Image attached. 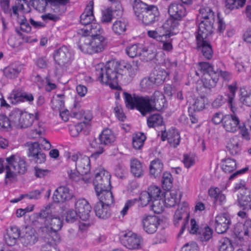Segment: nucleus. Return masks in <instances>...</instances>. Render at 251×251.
<instances>
[{"label": "nucleus", "mask_w": 251, "mask_h": 251, "mask_svg": "<svg viewBox=\"0 0 251 251\" xmlns=\"http://www.w3.org/2000/svg\"><path fill=\"white\" fill-rule=\"evenodd\" d=\"M22 89H14L8 96L9 102L16 105L22 102Z\"/></svg>", "instance_id": "42"}, {"label": "nucleus", "mask_w": 251, "mask_h": 251, "mask_svg": "<svg viewBox=\"0 0 251 251\" xmlns=\"http://www.w3.org/2000/svg\"><path fill=\"white\" fill-rule=\"evenodd\" d=\"M128 22L126 20L122 19L116 21L113 24L112 29L116 35H122L126 30Z\"/></svg>", "instance_id": "36"}, {"label": "nucleus", "mask_w": 251, "mask_h": 251, "mask_svg": "<svg viewBox=\"0 0 251 251\" xmlns=\"http://www.w3.org/2000/svg\"><path fill=\"white\" fill-rule=\"evenodd\" d=\"M196 41L198 50L201 51L205 58L210 59L213 51L208 38H196Z\"/></svg>", "instance_id": "18"}, {"label": "nucleus", "mask_w": 251, "mask_h": 251, "mask_svg": "<svg viewBox=\"0 0 251 251\" xmlns=\"http://www.w3.org/2000/svg\"><path fill=\"white\" fill-rule=\"evenodd\" d=\"M4 166L6 170L5 183L16 181L18 174H24L27 170L25 161L16 154L5 159L0 158V173L3 172Z\"/></svg>", "instance_id": "3"}, {"label": "nucleus", "mask_w": 251, "mask_h": 251, "mask_svg": "<svg viewBox=\"0 0 251 251\" xmlns=\"http://www.w3.org/2000/svg\"><path fill=\"white\" fill-rule=\"evenodd\" d=\"M22 65L12 64L4 68L3 73L4 75L10 79L18 77L23 69Z\"/></svg>", "instance_id": "30"}, {"label": "nucleus", "mask_w": 251, "mask_h": 251, "mask_svg": "<svg viewBox=\"0 0 251 251\" xmlns=\"http://www.w3.org/2000/svg\"><path fill=\"white\" fill-rule=\"evenodd\" d=\"M151 76L155 84L158 85L164 82L168 76V73L164 69H155L151 74Z\"/></svg>", "instance_id": "33"}, {"label": "nucleus", "mask_w": 251, "mask_h": 251, "mask_svg": "<svg viewBox=\"0 0 251 251\" xmlns=\"http://www.w3.org/2000/svg\"><path fill=\"white\" fill-rule=\"evenodd\" d=\"M90 146L92 148L95 149L94 152L90 156L92 158L96 159L104 151L103 144H101V142L98 143L96 138H94L90 143Z\"/></svg>", "instance_id": "40"}, {"label": "nucleus", "mask_w": 251, "mask_h": 251, "mask_svg": "<svg viewBox=\"0 0 251 251\" xmlns=\"http://www.w3.org/2000/svg\"><path fill=\"white\" fill-rule=\"evenodd\" d=\"M226 148L230 154H237L241 150L238 137L234 136L231 138L226 144Z\"/></svg>", "instance_id": "34"}, {"label": "nucleus", "mask_w": 251, "mask_h": 251, "mask_svg": "<svg viewBox=\"0 0 251 251\" xmlns=\"http://www.w3.org/2000/svg\"><path fill=\"white\" fill-rule=\"evenodd\" d=\"M132 7L135 16L146 25H151L159 20V10L154 5H148L140 0H134Z\"/></svg>", "instance_id": "4"}, {"label": "nucleus", "mask_w": 251, "mask_h": 251, "mask_svg": "<svg viewBox=\"0 0 251 251\" xmlns=\"http://www.w3.org/2000/svg\"><path fill=\"white\" fill-rule=\"evenodd\" d=\"M164 205L166 207H173L176 203V195L174 192H170L169 194L166 193L164 196L163 201Z\"/></svg>", "instance_id": "50"}, {"label": "nucleus", "mask_w": 251, "mask_h": 251, "mask_svg": "<svg viewBox=\"0 0 251 251\" xmlns=\"http://www.w3.org/2000/svg\"><path fill=\"white\" fill-rule=\"evenodd\" d=\"M42 151L40 145L38 142L31 143L28 148V156L32 158Z\"/></svg>", "instance_id": "58"}, {"label": "nucleus", "mask_w": 251, "mask_h": 251, "mask_svg": "<svg viewBox=\"0 0 251 251\" xmlns=\"http://www.w3.org/2000/svg\"><path fill=\"white\" fill-rule=\"evenodd\" d=\"M201 21L196 32V38H208L213 31L215 15L212 10L208 7L200 9Z\"/></svg>", "instance_id": "6"}, {"label": "nucleus", "mask_w": 251, "mask_h": 251, "mask_svg": "<svg viewBox=\"0 0 251 251\" xmlns=\"http://www.w3.org/2000/svg\"><path fill=\"white\" fill-rule=\"evenodd\" d=\"M173 178L170 173L166 172L163 173L162 183V187L165 190H169L172 186Z\"/></svg>", "instance_id": "52"}, {"label": "nucleus", "mask_w": 251, "mask_h": 251, "mask_svg": "<svg viewBox=\"0 0 251 251\" xmlns=\"http://www.w3.org/2000/svg\"><path fill=\"white\" fill-rule=\"evenodd\" d=\"M152 203L151 205V209L155 213L159 214L164 210V201L161 198L151 201Z\"/></svg>", "instance_id": "53"}, {"label": "nucleus", "mask_w": 251, "mask_h": 251, "mask_svg": "<svg viewBox=\"0 0 251 251\" xmlns=\"http://www.w3.org/2000/svg\"><path fill=\"white\" fill-rule=\"evenodd\" d=\"M116 137L112 131L108 128L102 130L99 135V140L103 145L111 144L115 140Z\"/></svg>", "instance_id": "32"}, {"label": "nucleus", "mask_w": 251, "mask_h": 251, "mask_svg": "<svg viewBox=\"0 0 251 251\" xmlns=\"http://www.w3.org/2000/svg\"><path fill=\"white\" fill-rule=\"evenodd\" d=\"M199 70L203 74V76L210 75H215L217 72L215 71L213 67L209 63L206 62H201L199 63Z\"/></svg>", "instance_id": "44"}, {"label": "nucleus", "mask_w": 251, "mask_h": 251, "mask_svg": "<svg viewBox=\"0 0 251 251\" xmlns=\"http://www.w3.org/2000/svg\"><path fill=\"white\" fill-rule=\"evenodd\" d=\"M251 229V220H247L243 226V229L239 231L237 228L234 230V234L236 238L240 241L247 240L249 237V233Z\"/></svg>", "instance_id": "29"}, {"label": "nucleus", "mask_w": 251, "mask_h": 251, "mask_svg": "<svg viewBox=\"0 0 251 251\" xmlns=\"http://www.w3.org/2000/svg\"><path fill=\"white\" fill-rule=\"evenodd\" d=\"M229 92L226 93L225 97L222 95H218L212 103V106L214 108H219L227 102L230 110L235 112L237 110L235 106V97L237 91V83L234 82V84L229 85L227 86Z\"/></svg>", "instance_id": "10"}, {"label": "nucleus", "mask_w": 251, "mask_h": 251, "mask_svg": "<svg viewBox=\"0 0 251 251\" xmlns=\"http://www.w3.org/2000/svg\"><path fill=\"white\" fill-rule=\"evenodd\" d=\"M189 213L186 211V207L178 208L175 212L174 216V224L176 226H178L179 221L184 219L183 225L180 230V233H182L188 224Z\"/></svg>", "instance_id": "20"}, {"label": "nucleus", "mask_w": 251, "mask_h": 251, "mask_svg": "<svg viewBox=\"0 0 251 251\" xmlns=\"http://www.w3.org/2000/svg\"><path fill=\"white\" fill-rule=\"evenodd\" d=\"M123 95L127 108L130 109L136 108L143 116L153 111L151 97L139 96L126 92L123 93Z\"/></svg>", "instance_id": "5"}, {"label": "nucleus", "mask_w": 251, "mask_h": 251, "mask_svg": "<svg viewBox=\"0 0 251 251\" xmlns=\"http://www.w3.org/2000/svg\"><path fill=\"white\" fill-rule=\"evenodd\" d=\"M111 205H107L100 202H97L94 206L96 215L99 218L106 219L111 215Z\"/></svg>", "instance_id": "25"}, {"label": "nucleus", "mask_w": 251, "mask_h": 251, "mask_svg": "<svg viewBox=\"0 0 251 251\" xmlns=\"http://www.w3.org/2000/svg\"><path fill=\"white\" fill-rule=\"evenodd\" d=\"M30 3L33 7L39 12H44L48 4L47 0H31Z\"/></svg>", "instance_id": "54"}, {"label": "nucleus", "mask_w": 251, "mask_h": 251, "mask_svg": "<svg viewBox=\"0 0 251 251\" xmlns=\"http://www.w3.org/2000/svg\"><path fill=\"white\" fill-rule=\"evenodd\" d=\"M75 209L79 218L82 221H87L90 217L91 207L85 199H79L75 202Z\"/></svg>", "instance_id": "17"}, {"label": "nucleus", "mask_w": 251, "mask_h": 251, "mask_svg": "<svg viewBox=\"0 0 251 251\" xmlns=\"http://www.w3.org/2000/svg\"><path fill=\"white\" fill-rule=\"evenodd\" d=\"M232 113V114L225 115L223 127L226 131L232 133L239 129L242 136L245 139L249 140L250 134L245 124L244 123L240 125L239 118L235 114V112Z\"/></svg>", "instance_id": "9"}, {"label": "nucleus", "mask_w": 251, "mask_h": 251, "mask_svg": "<svg viewBox=\"0 0 251 251\" xmlns=\"http://www.w3.org/2000/svg\"><path fill=\"white\" fill-rule=\"evenodd\" d=\"M34 116L33 114H30L26 112H24L20 119V122L18 127L21 128H26L32 125Z\"/></svg>", "instance_id": "43"}, {"label": "nucleus", "mask_w": 251, "mask_h": 251, "mask_svg": "<svg viewBox=\"0 0 251 251\" xmlns=\"http://www.w3.org/2000/svg\"><path fill=\"white\" fill-rule=\"evenodd\" d=\"M93 6L94 2L90 1L85 8L84 12L80 15V22L84 25V27L78 30L77 33L79 34L80 30L83 29L91 28V30H95L100 29V25L96 23H93L94 20V16L93 14Z\"/></svg>", "instance_id": "11"}, {"label": "nucleus", "mask_w": 251, "mask_h": 251, "mask_svg": "<svg viewBox=\"0 0 251 251\" xmlns=\"http://www.w3.org/2000/svg\"><path fill=\"white\" fill-rule=\"evenodd\" d=\"M53 58L55 62L63 69H66L70 64L72 58V54L69 49L63 46L54 50Z\"/></svg>", "instance_id": "13"}, {"label": "nucleus", "mask_w": 251, "mask_h": 251, "mask_svg": "<svg viewBox=\"0 0 251 251\" xmlns=\"http://www.w3.org/2000/svg\"><path fill=\"white\" fill-rule=\"evenodd\" d=\"M165 31H166V29L163 27L162 25L157 30H149L148 31V35L151 38L155 39L157 41H160L162 38H164Z\"/></svg>", "instance_id": "49"}, {"label": "nucleus", "mask_w": 251, "mask_h": 251, "mask_svg": "<svg viewBox=\"0 0 251 251\" xmlns=\"http://www.w3.org/2000/svg\"><path fill=\"white\" fill-rule=\"evenodd\" d=\"M83 124L80 123L70 128V134L72 137H77L83 129Z\"/></svg>", "instance_id": "62"}, {"label": "nucleus", "mask_w": 251, "mask_h": 251, "mask_svg": "<svg viewBox=\"0 0 251 251\" xmlns=\"http://www.w3.org/2000/svg\"><path fill=\"white\" fill-rule=\"evenodd\" d=\"M148 193L150 194V197L151 201L158 199L161 198V190L160 189L156 186H150L148 188Z\"/></svg>", "instance_id": "57"}, {"label": "nucleus", "mask_w": 251, "mask_h": 251, "mask_svg": "<svg viewBox=\"0 0 251 251\" xmlns=\"http://www.w3.org/2000/svg\"><path fill=\"white\" fill-rule=\"evenodd\" d=\"M111 176L109 173L104 170L100 171L96 174L93 180L96 193L100 192L105 189H111Z\"/></svg>", "instance_id": "12"}, {"label": "nucleus", "mask_w": 251, "mask_h": 251, "mask_svg": "<svg viewBox=\"0 0 251 251\" xmlns=\"http://www.w3.org/2000/svg\"><path fill=\"white\" fill-rule=\"evenodd\" d=\"M81 36L77 42L78 49L83 52L94 54L102 51L107 45V40L101 34V28L91 30V28L80 30Z\"/></svg>", "instance_id": "1"}, {"label": "nucleus", "mask_w": 251, "mask_h": 251, "mask_svg": "<svg viewBox=\"0 0 251 251\" xmlns=\"http://www.w3.org/2000/svg\"><path fill=\"white\" fill-rule=\"evenodd\" d=\"M146 139V137L143 133L135 134L132 138L133 147L136 150L140 149L143 146Z\"/></svg>", "instance_id": "45"}, {"label": "nucleus", "mask_w": 251, "mask_h": 251, "mask_svg": "<svg viewBox=\"0 0 251 251\" xmlns=\"http://www.w3.org/2000/svg\"><path fill=\"white\" fill-rule=\"evenodd\" d=\"M163 164L159 159L153 160L150 165V175L156 178L159 176L163 171Z\"/></svg>", "instance_id": "35"}, {"label": "nucleus", "mask_w": 251, "mask_h": 251, "mask_svg": "<svg viewBox=\"0 0 251 251\" xmlns=\"http://www.w3.org/2000/svg\"><path fill=\"white\" fill-rule=\"evenodd\" d=\"M55 13L62 15L66 10V5L68 0H47Z\"/></svg>", "instance_id": "28"}, {"label": "nucleus", "mask_w": 251, "mask_h": 251, "mask_svg": "<svg viewBox=\"0 0 251 251\" xmlns=\"http://www.w3.org/2000/svg\"><path fill=\"white\" fill-rule=\"evenodd\" d=\"M161 138L163 141L167 140L169 144L173 148H176L180 144L179 133L175 129L170 130L168 132L162 131Z\"/></svg>", "instance_id": "22"}, {"label": "nucleus", "mask_w": 251, "mask_h": 251, "mask_svg": "<svg viewBox=\"0 0 251 251\" xmlns=\"http://www.w3.org/2000/svg\"><path fill=\"white\" fill-rule=\"evenodd\" d=\"M74 195L66 186H60L54 192L52 199L54 202L63 203L71 200Z\"/></svg>", "instance_id": "19"}, {"label": "nucleus", "mask_w": 251, "mask_h": 251, "mask_svg": "<svg viewBox=\"0 0 251 251\" xmlns=\"http://www.w3.org/2000/svg\"><path fill=\"white\" fill-rule=\"evenodd\" d=\"M62 220L57 217H50L45 221L44 227L42 228V236L49 240L52 239V241L58 242L60 240V236L57 231L62 226Z\"/></svg>", "instance_id": "8"}, {"label": "nucleus", "mask_w": 251, "mask_h": 251, "mask_svg": "<svg viewBox=\"0 0 251 251\" xmlns=\"http://www.w3.org/2000/svg\"><path fill=\"white\" fill-rule=\"evenodd\" d=\"M225 6L227 9L232 10L242 7L246 0H225Z\"/></svg>", "instance_id": "55"}, {"label": "nucleus", "mask_w": 251, "mask_h": 251, "mask_svg": "<svg viewBox=\"0 0 251 251\" xmlns=\"http://www.w3.org/2000/svg\"><path fill=\"white\" fill-rule=\"evenodd\" d=\"M168 12L170 18L163 25V27L167 30H175L179 25V22L186 15V10L183 4L173 2L168 6Z\"/></svg>", "instance_id": "7"}, {"label": "nucleus", "mask_w": 251, "mask_h": 251, "mask_svg": "<svg viewBox=\"0 0 251 251\" xmlns=\"http://www.w3.org/2000/svg\"><path fill=\"white\" fill-rule=\"evenodd\" d=\"M151 105L153 106V110L160 111L164 107L165 102V95L159 91H155L151 96Z\"/></svg>", "instance_id": "26"}, {"label": "nucleus", "mask_w": 251, "mask_h": 251, "mask_svg": "<svg viewBox=\"0 0 251 251\" xmlns=\"http://www.w3.org/2000/svg\"><path fill=\"white\" fill-rule=\"evenodd\" d=\"M143 50L142 45L140 44H133L127 46L126 49V53L131 58H134L138 55H141Z\"/></svg>", "instance_id": "39"}, {"label": "nucleus", "mask_w": 251, "mask_h": 251, "mask_svg": "<svg viewBox=\"0 0 251 251\" xmlns=\"http://www.w3.org/2000/svg\"><path fill=\"white\" fill-rule=\"evenodd\" d=\"M213 231L208 226H206L204 228L198 232L200 240L202 242L209 240L212 237Z\"/></svg>", "instance_id": "51"}, {"label": "nucleus", "mask_w": 251, "mask_h": 251, "mask_svg": "<svg viewBox=\"0 0 251 251\" xmlns=\"http://www.w3.org/2000/svg\"><path fill=\"white\" fill-rule=\"evenodd\" d=\"M218 80L217 75H206L205 76H202V78L203 86L208 89L214 87Z\"/></svg>", "instance_id": "46"}, {"label": "nucleus", "mask_w": 251, "mask_h": 251, "mask_svg": "<svg viewBox=\"0 0 251 251\" xmlns=\"http://www.w3.org/2000/svg\"><path fill=\"white\" fill-rule=\"evenodd\" d=\"M21 241L25 246H28L34 244L37 241L35 233V230L32 228L27 229L24 235L21 237Z\"/></svg>", "instance_id": "31"}, {"label": "nucleus", "mask_w": 251, "mask_h": 251, "mask_svg": "<svg viewBox=\"0 0 251 251\" xmlns=\"http://www.w3.org/2000/svg\"><path fill=\"white\" fill-rule=\"evenodd\" d=\"M173 30H167L166 29L165 31L164 38H162L160 42L163 43L162 49L164 50L167 51H171L173 50V45L172 43V39L171 37L175 33L172 32Z\"/></svg>", "instance_id": "37"}, {"label": "nucleus", "mask_w": 251, "mask_h": 251, "mask_svg": "<svg viewBox=\"0 0 251 251\" xmlns=\"http://www.w3.org/2000/svg\"><path fill=\"white\" fill-rule=\"evenodd\" d=\"M240 101L244 105L250 106L251 104V98L250 93H248L246 88L242 87L240 89Z\"/></svg>", "instance_id": "56"}, {"label": "nucleus", "mask_w": 251, "mask_h": 251, "mask_svg": "<svg viewBox=\"0 0 251 251\" xmlns=\"http://www.w3.org/2000/svg\"><path fill=\"white\" fill-rule=\"evenodd\" d=\"M111 189H105L101 190L100 192L96 193L99 201L103 204L107 205H113L114 202V196Z\"/></svg>", "instance_id": "27"}, {"label": "nucleus", "mask_w": 251, "mask_h": 251, "mask_svg": "<svg viewBox=\"0 0 251 251\" xmlns=\"http://www.w3.org/2000/svg\"><path fill=\"white\" fill-rule=\"evenodd\" d=\"M142 239L141 236L132 232H128L124 235L122 242L126 248L136 250L141 248Z\"/></svg>", "instance_id": "15"}, {"label": "nucleus", "mask_w": 251, "mask_h": 251, "mask_svg": "<svg viewBox=\"0 0 251 251\" xmlns=\"http://www.w3.org/2000/svg\"><path fill=\"white\" fill-rule=\"evenodd\" d=\"M163 124V118L158 113L151 115L147 119V125L150 128L159 126Z\"/></svg>", "instance_id": "38"}, {"label": "nucleus", "mask_w": 251, "mask_h": 251, "mask_svg": "<svg viewBox=\"0 0 251 251\" xmlns=\"http://www.w3.org/2000/svg\"><path fill=\"white\" fill-rule=\"evenodd\" d=\"M205 98L201 97L198 98L193 104V110L195 111H201L205 108Z\"/></svg>", "instance_id": "60"}, {"label": "nucleus", "mask_w": 251, "mask_h": 251, "mask_svg": "<svg viewBox=\"0 0 251 251\" xmlns=\"http://www.w3.org/2000/svg\"><path fill=\"white\" fill-rule=\"evenodd\" d=\"M142 224L144 230L149 234H152L158 228L159 219L155 216H147L143 218Z\"/></svg>", "instance_id": "21"}, {"label": "nucleus", "mask_w": 251, "mask_h": 251, "mask_svg": "<svg viewBox=\"0 0 251 251\" xmlns=\"http://www.w3.org/2000/svg\"><path fill=\"white\" fill-rule=\"evenodd\" d=\"M98 65L96 67V75L98 80L102 83L109 85L112 89L119 90L121 87L118 85L120 77L122 74L119 72V69H121L120 63L114 60L108 61L105 65Z\"/></svg>", "instance_id": "2"}, {"label": "nucleus", "mask_w": 251, "mask_h": 251, "mask_svg": "<svg viewBox=\"0 0 251 251\" xmlns=\"http://www.w3.org/2000/svg\"><path fill=\"white\" fill-rule=\"evenodd\" d=\"M23 112L19 109L13 110L10 112L9 116L10 124H13L15 126L18 127Z\"/></svg>", "instance_id": "47"}, {"label": "nucleus", "mask_w": 251, "mask_h": 251, "mask_svg": "<svg viewBox=\"0 0 251 251\" xmlns=\"http://www.w3.org/2000/svg\"><path fill=\"white\" fill-rule=\"evenodd\" d=\"M154 84L155 83L153 81L152 78H151V75L148 78H144L140 82V86L141 88L145 90L150 89Z\"/></svg>", "instance_id": "63"}, {"label": "nucleus", "mask_w": 251, "mask_h": 251, "mask_svg": "<svg viewBox=\"0 0 251 251\" xmlns=\"http://www.w3.org/2000/svg\"><path fill=\"white\" fill-rule=\"evenodd\" d=\"M251 189L246 188L242 189L239 195L238 196V202L240 207L244 210L249 211L251 209Z\"/></svg>", "instance_id": "23"}, {"label": "nucleus", "mask_w": 251, "mask_h": 251, "mask_svg": "<svg viewBox=\"0 0 251 251\" xmlns=\"http://www.w3.org/2000/svg\"><path fill=\"white\" fill-rule=\"evenodd\" d=\"M130 172L135 177L140 178L144 175L145 168L138 159L133 158L130 161Z\"/></svg>", "instance_id": "24"}, {"label": "nucleus", "mask_w": 251, "mask_h": 251, "mask_svg": "<svg viewBox=\"0 0 251 251\" xmlns=\"http://www.w3.org/2000/svg\"><path fill=\"white\" fill-rule=\"evenodd\" d=\"M141 55L144 57L146 61L152 60L156 56V52L151 48H143Z\"/></svg>", "instance_id": "59"}, {"label": "nucleus", "mask_w": 251, "mask_h": 251, "mask_svg": "<svg viewBox=\"0 0 251 251\" xmlns=\"http://www.w3.org/2000/svg\"><path fill=\"white\" fill-rule=\"evenodd\" d=\"M70 158L75 163L76 169L81 176L90 172V159L88 156L78 153L70 156Z\"/></svg>", "instance_id": "14"}, {"label": "nucleus", "mask_w": 251, "mask_h": 251, "mask_svg": "<svg viewBox=\"0 0 251 251\" xmlns=\"http://www.w3.org/2000/svg\"><path fill=\"white\" fill-rule=\"evenodd\" d=\"M231 222L229 216L226 213L218 215L215 219L214 227L216 232L218 234L225 233L229 228Z\"/></svg>", "instance_id": "16"}, {"label": "nucleus", "mask_w": 251, "mask_h": 251, "mask_svg": "<svg viewBox=\"0 0 251 251\" xmlns=\"http://www.w3.org/2000/svg\"><path fill=\"white\" fill-rule=\"evenodd\" d=\"M219 251H234V248L231 240L227 238H222L219 241Z\"/></svg>", "instance_id": "48"}, {"label": "nucleus", "mask_w": 251, "mask_h": 251, "mask_svg": "<svg viewBox=\"0 0 251 251\" xmlns=\"http://www.w3.org/2000/svg\"><path fill=\"white\" fill-rule=\"evenodd\" d=\"M78 217L79 216L76 210L70 209L66 212V221L68 223H73Z\"/></svg>", "instance_id": "61"}, {"label": "nucleus", "mask_w": 251, "mask_h": 251, "mask_svg": "<svg viewBox=\"0 0 251 251\" xmlns=\"http://www.w3.org/2000/svg\"><path fill=\"white\" fill-rule=\"evenodd\" d=\"M222 169L226 173H230L236 168V162L235 160L230 158L223 159L222 160Z\"/></svg>", "instance_id": "41"}, {"label": "nucleus", "mask_w": 251, "mask_h": 251, "mask_svg": "<svg viewBox=\"0 0 251 251\" xmlns=\"http://www.w3.org/2000/svg\"><path fill=\"white\" fill-rule=\"evenodd\" d=\"M180 251H199L198 246L196 242L188 243L181 248Z\"/></svg>", "instance_id": "64"}]
</instances>
